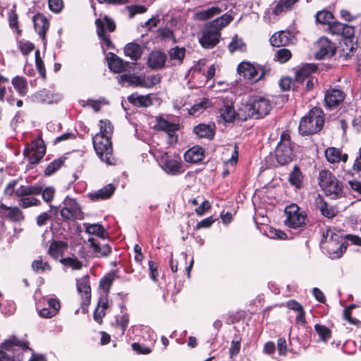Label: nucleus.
I'll return each instance as SVG.
<instances>
[{"label": "nucleus", "instance_id": "f257e3e1", "mask_svg": "<svg viewBox=\"0 0 361 361\" xmlns=\"http://www.w3.org/2000/svg\"><path fill=\"white\" fill-rule=\"evenodd\" d=\"M40 194L44 201L49 203L54 197L55 190L53 187H46L44 189L42 186L37 184L19 186L16 190V197L19 198V206L22 208H28L40 205V200L35 197Z\"/></svg>", "mask_w": 361, "mask_h": 361}, {"label": "nucleus", "instance_id": "f03ea898", "mask_svg": "<svg viewBox=\"0 0 361 361\" xmlns=\"http://www.w3.org/2000/svg\"><path fill=\"white\" fill-rule=\"evenodd\" d=\"M272 109L269 99L261 96H252L239 109L238 116L242 120L260 119L269 114Z\"/></svg>", "mask_w": 361, "mask_h": 361}, {"label": "nucleus", "instance_id": "7ed1b4c3", "mask_svg": "<svg viewBox=\"0 0 361 361\" xmlns=\"http://www.w3.org/2000/svg\"><path fill=\"white\" fill-rule=\"evenodd\" d=\"M232 20L233 17L225 13L207 25L200 39L202 46L207 49H212L215 47L219 42L220 30Z\"/></svg>", "mask_w": 361, "mask_h": 361}, {"label": "nucleus", "instance_id": "20e7f679", "mask_svg": "<svg viewBox=\"0 0 361 361\" xmlns=\"http://www.w3.org/2000/svg\"><path fill=\"white\" fill-rule=\"evenodd\" d=\"M321 245L332 259L340 258L346 251L348 243L344 237L339 233L335 232L331 228H328L322 233Z\"/></svg>", "mask_w": 361, "mask_h": 361}, {"label": "nucleus", "instance_id": "39448f33", "mask_svg": "<svg viewBox=\"0 0 361 361\" xmlns=\"http://www.w3.org/2000/svg\"><path fill=\"white\" fill-rule=\"evenodd\" d=\"M323 111L320 108L312 109L303 116L299 124V133L302 135H312L320 131L324 126Z\"/></svg>", "mask_w": 361, "mask_h": 361}, {"label": "nucleus", "instance_id": "423d86ee", "mask_svg": "<svg viewBox=\"0 0 361 361\" xmlns=\"http://www.w3.org/2000/svg\"><path fill=\"white\" fill-rule=\"evenodd\" d=\"M94 149L99 159L108 165H114L116 159L113 154L112 143L111 139L96 134L92 137Z\"/></svg>", "mask_w": 361, "mask_h": 361}, {"label": "nucleus", "instance_id": "0eeeda50", "mask_svg": "<svg viewBox=\"0 0 361 361\" xmlns=\"http://www.w3.org/2000/svg\"><path fill=\"white\" fill-rule=\"evenodd\" d=\"M319 184L326 195L331 199L336 200L341 197V183L330 171L322 170L319 172Z\"/></svg>", "mask_w": 361, "mask_h": 361}, {"label": "nucleus", "instance_id": "6e6552de", "mask_svg": "<svg viewBox=\"0 0 361 361\" xmlns=\"http://www.w3.org/2000/svg\"><path fill=\"white\" fill-rule=\"evenodd\" d=\"M275 156L277 162L281 166L288 164L293 161L295 155L290 136L288 131L281 133L280 142L275 150Z\"/></svg>", "mask_w": 361, "mask_h": 361}, {"label": "nucleus", "instance_id": "1a4fd4ad", "mask_svg": "<svg viewBox=\"0 0 361 361\" xmlns=\"http://www.w3.org/2000/svg\"><path fill=\"white\" fill-rule=\"evenodd\" d=\"M237 70L240 75L253 82H257L262 80L264 75L270 71L269 68H267L259 64H253L247 61L241 62L238 65Z\"/></svg>", "mask_w": 361, "mask_h": 361}, {"label": "nucleus", "instance_id": "9d476101", "mask_svg": "<svg viewBox=\"0 0 361 361\" xmlns=\"http://www.w3.org/2000/svg\"><path fill=\"white\" fill-rule=\"evenodd\" d=\"M95 25L97 35L102 44H105L106 49H112L114 44L110 39L109 35L106 34L105 32V27L109 32H112L116 30L115 22L109 16H104L102 18L96 19Z\"/></svg>", "mask_w": 361, "mask_h": 361}, {"label": "nucleus", "instance_id": "9b49d317", "mask_svg": "<svg viewBox=\"0 0 361 361\" xmlns=\"http://www.w3.org/2000/svg\"><path fill=\"white\" fill-rule=\"evenodd\" d=\"M286 219L285 224L292 228H298L305 225L307 214L304 211H300L295 204H291L285 208Z\"/></svg>", "mask_w": 361, "mask_h": 361}, {"label": "nucleus", "instance_id": "f8f14e48", "mask_svg": "<svg viewBox=\"0 0 361 361\" xmlns=\"http://www.w3.org/2000/svg\"><path fill=\"white\" fill-rule=\"evenodd\" d=\"M46 147L42 138L34 140L23 152V155L31 165L37 164L44 156Z\"/></svg>", "mask_w": 361, "mask_h": 361}, {"label": "nucleus", "instance_id": "ddd939ff", "mask_svg": "<svg viewBox=\"0 0 361 361\" xmlns=\"http://www.w3.org/2000/svg\"><path fill=\"white\" fill-rule=\"evenodd\" d=\"M63 207L61 208L60 214L66 220L82 219L83 213L80 204L75 199L66 197L63 202Z\"/></svg>", "mask_w": 361, "mask_h": 361}, {"label": "nucleus", "instance_id": "4468645a", "mask_svg": "<svg viewBox=\"0 0 361 361\" xmlns=\"http://www.w3.org/2000/svg\"><path fill=\"white\" fill-rule=\"evenodd\" d=\"M77 291L81 298V308L82 313L87 312V307L91 301V287L90 283V276L88 275L76 280Z\"/></svg>", "mask_w": 361, "mask_h": 361}, {"label": "nucleus", "instance_id": "2eb2a0df", "mask_svg": "<svg viewBox=\"0 0 361 361\" xmlns=\"http://www.w3.org/2000/svg\"><path fill=\"white\" fill-rule=\"evenodd\" d=\"M345 92L336 87H330L324 93V106L326 109L337 108L345 99Z\"/></svg>", "mask_w": 361, "mask_h": 361}, {"label": "nucleus", "instance_id": "dca6fc26", "mask_svg": "<svg viewBox=\"0 0 361 361\" xmlns=\"http://www.w3.org/2000/svg\"><path fill=\"white\" fill-rule=\"evenodd\" d=\"M216 109L219 117L226 123L233 121L235 116L238 115L234 109L233 102L226 98H219L216 101Z\"/></svg>", "mask_w": 361, "mask_h": 361}, {"label": "nucleus", "instance_id": "f3484780", "mask_svg": "<svg viewBox=\"0 0 361 361\" xmlns=\"http://www.w3.org/2000/svg\"><path fill=\"white\" fill-rule=\"evenodd\" d=\"M318 50L315 53L317 59H324L333 56L336 51V47L334 42L326 37H322L317 42Z\"/></svg>", "mask_w": 361, "mask_h": 361}, {"label": "nucleus", "instance_id": "a211bd4d", "mask_svg": "<svg viewBox=\"0 0 361 361\" xmlns=\"http://www.w3.org/2000/svg\"><path fill=\"white\" fill-rule=\"evenodd\" d=\"M328 30L333 35H339L346 39H351L355 35V27L353 26L336 20L329 24Z\"/></svg>", "mask_w": 361, "mask_h": 361}, {"label": "nucleus", "instance_id": "6ab92c4d", "mask_svg": "<svg viewBox=\"0 0 361 361\" xmlns=\"http://www.w3.org/2000/svg\"><path fill=\"white\" fill-rule=\"evenodd\" d=\"M0 216L13 222H20L25 219V216L19 207H7L3 203L0 204Z\"/></svg>", "mask_w": 361, "mask_h": 361}, {"label": "nucleus", "instance_id": "aec40b11", "mask_svg": "<svg viewBox=\"0 0 361 361\" xmlns=\"http://www.w3.org/2000/svg\"><path fill=\"white\" fill-rule=\"evenodd\" d=\"M273 47H281L292 43L291 32L288 30H281L275 32L269 39Z\"/></svg>", "mask_w": 361, "mask_h": 361}, {"label": "nucleus", "instance_id": "412c9836", "mask_svg": "<svg viewBox=\"0 0 361 361\" xmlns=\"http://www.w3.org/2000/svg\"><path fill=\"white\" fill-rule=\"evenodd\" d=\"M215 124L212 122L209 123H200L194 127L193 133L199 138L212 140L215 135Z\"/></svg>", "mask_w": 361, "mask_h": 361}, {"label": "nucleus", "instance_id": "4be33fe9", "mask_svg": "<svg viewBox=\"0 0 361 361\" xmlns=\"http://www.w3.org/2000/svg\"><path fill=\"white\" fill-rule=\"evenodd\" d=\"M166 59L167 56L163 51H152L149 55L147 64L152 69H161L164 66Z\"/></svg>", "mask_w": 361, "mask_h": 361}, {"label": "nucleus", "instance_id": "5701e85b", "mask_svg": "<svg viewBox=\"0 0 361 361\" xmlns=\"http://www.w3.org/2000/svg\"><path fill=\"white\" fill-rule=\"evenodd\" d=\"M34 27L42 40L45 39L46 32L49 29V20L42 15H37L33 18Z\"/></svg>", "mask_w": 361, "mask_h": 361}, {"label": "nucleus", "instance_id": "b1692460", "mask_svg": "<svg viewBox=\"0 0 361 361\" xmlns=\"http://www.w3.org/2000/svg\"><path fill=\"white\" fill-rule=\"evenodd\" d=\"M298 0H276L272 4V13L275 16L281 15L290 11Z\"/></svg>", "mask_w": 361, "mask_h": 361}, {"label": "nucleus", "instance_id": "393cba45", "mask_svg": "<svg viewBox=\"0 0 361 361\" xmlns=\"http://www.w3.org/2000/svg\"><path fill=\"white\" fill-rule=\"evenodd\" d=\"M157 126L160 130L168 133L169 137L172 140L171 142H176L177 137L175 136V133L179 130V124L169 122L161 118L158 120Z\"/></svg>", "mask_w": 361, "mask_h": 361}, {"label": "nucleus", "instance_id": "a878e982", "mask_svg": "<svg viewBox=\"0 0 361 361\" xmlns=\"http://www.w3.org/2000/svg\"><path fill=\"white\" fill-rule=\"evenodd\" d=\"M161 168L169 174L176 175L180 171L181 164L176 159H170L168 157H162Z\"/></svg>", "mask_w": 361, "mask_h": 361}, {"label": "nucleus", "instance_id": "bb28decb", "mask_svg": "<svg viewBox=\"0 0 361 361\" xmlns=\"http://www.w3.org/2000/svg\"><path fill=\"white\" fill-rule=\"evenodd\" d=\"M204 151L202 147L195 146L188 149L184 154L185 160L189 163H198L203 160Z\"/></svg>", "mask_w": 361, "mask_h": 361}, {"label": "nucleus", "instance_id": "cd10ccee", "mask_svg": "<svg viewBox=\"0 0 361 361\" xmlns=\"http://www.w3.org/2000/svg\"><path fill=\"white\" fill-rule=\"evenodd\" d=\"M115 187L112 184H107L102 188L89 195L90 199L94 201L106 200L109 198L115 191Z\"/></svg>", "mask_w": 361, "mask_h": 361}, {"label": "nucleus", "instance_id": "c85d7f7f", "mask_svg": "<svg viewBox=\"0 0 361 361\" xmlns=\"http://www.w3.org/2000/svg\"><path fill=\"white\" fill-rule=\"evenodd\" d=\"M67 248L68 245L63 241H54L49 247L48 253L52 258L57 259L63 255Z\"/></svg>", "mask_w": 361, "mask_h": 361}, {"label": "nucleus", "instance_id": "c756f323", "mask_svg": "<svg viewBox=\"0 0 361 361\" xmlns=\"http://www.w3.org/2000/svg\"><path fill=\"white\" fill-rule=\"evenodd\" d=\"M108 64L110 70L117 73H120L124 71L126 66H128L127 62H124L123 59H121L114 54H111V56L109 59Z\"/></svg>", "mask_w": 361, "mask_h": 361}, {"label": "nucleus", "instance_id": "7c9ffc66", "mask_svg": "<svg viewBox=\"0 0 361 361\" xmlns=\"http://www.w3.org/2000/svg\"><path fill=\"white\" fill-rule=\"evenodd\" d=\"M317 70V66L316 64H305L296 71L295 80L298 82H302L305 79L310 78V75L315 73Z\"/></svg>", "mask_w": 361, "mask_h": 361}, {"label": "nucleus", "instance_id": "2f4dec72", "mask_svg": "<svg viewBox=\"0 0 361 361\" xmlns=\"http://www.w3.org/2000/svg\"><path fill=\"white\" fill-rule=\"evenodd\" d=\"M142 53V47L134 42L128 43L124 47V54L132 60L137 61L141 57Z\"/></svg>", "mask_w": 361, "mask_h": 361}, {"label": "nucleus", "instance_id": "473e14b6", "mask_svg": "<svg viewBox=\"0 0 361 361\" xmlns=\"http://www.w3.org/2000/svg\"><path fill=\"white\" fill-rule=\"evenodd\" d=\"M119 81L123 85L126 84L143 87V75H135L132 74H123L119 76Z\"/></svg>", "mask_w": 361, "mask_h": 361}, {"label": "nucleus", "instance_id": "72a5a7b5", "mask_svg": "<svg viewBox=\"0 0 361 361\" xmlns=\"http://www.w3.org/2000/svg\"><path fill=\"white\" fill-rule=\"evenodd\" d=\"M317 204L322 214L328 219L334 218L338 212L336 207L329 205L322 198H319V202H317Z\"/></svg>", "mask_w": 361, "mask_h": 361}, {"label": "nucleus", "instance_id": "f704fd0d", "mask_svg": "<svg viewBox=\"0 0 361 361\" xmlns=\"http://www.w3.org/2000/svg\"><path fill=\"white\" fill-rule=\"evenodd\" d=\"M11 83L14 89L20 96L23 97L26 95L28 87L27 79L25 78L17 75L12 79Z\"/></svg>", "mask_w": 361, "mask_h": 361}, {"label": "nucleus", "instance_id": "c9c22d12", "mask_svg": "<svg viewBox=\"0 0 361 361\" xmlns=\"http://www.w3.org/2000/svg\"><path fill=\"white\" fill-rule=\"evenodd\" d=\"M185 54V49L184 47H175L171 48L169 51L170 61L173 65L180 64Z\"/></svg>", "mask_w": 361, "mask_h": 361}, {"label": "nucleus", "instance_id": "e433bc0d", "mask_svg": "<svg viewBox=\"0 0 361 361\" xmlns=\"http://www.w3.org/2000/svg\"><path fill=\"white\" fill-rule=\"evenodd\" d=\"M211 106V101L209 99L204 98L191 106L189 109V114L194 116H197Z\"/></svg>", "mask_w": 361, "mask_h": 361}, {"label": "nucleus", "instance_id": "4c0bfd02", "mask_svg": "<svg viewBox=\"0 0 361 361\" xmlns=\"http://www.w3.org/2000/svg\"><path fill=\"white\" fill-rule=\"evenodd\" d=\"M130 103L137 106H149L152 104V100L149 95H138L137 94H132L128 97Z\"/></svg>", "mask_w": 361, "mask_h": 361}, {"label": "nucleus", "instance_id": "58836bf2", "mask_svg": "<svg viewBox=\"0 0 361 361\" xmlns=\"http://www.w3.org/2000/svg\"><path fill=\"white\" fill-rule=\"evenodd\" d=\"M83 226L85 228L86 233L95 235L99 238H104L106 233V229L103 226L99 224H88L84 223Z\"/></svg>", "mask_w": 361, "mask_h": 361}, {"label": "nucleus", "instance_id": "ea45409f", "mask_svg": "<svg viewBox=\"0 0 361 361\" xmlns=\"http://www.w3.org/2000/svg\"><path fill=\"white\" fill-rule=\"evenodd\" d=\"M221 9L218 6H212L206 10H202L195 13V18L199 20H206L220 14Z\"/></svg>", "mask_w": 361, "mask_h": 361}, {"label": "nucleus", "instance_id": "a19ab883", "mask_svg": "<svg viewBox=\"0 0 361 361\" xmlns=\"http://www.w3.org/2000/svg\"><path fill=\"white\" fill-rule=\"evenodd\" d=\"M16 347H20L23 350L28 348L25 343L18 341L16 336L11 337L1 344V348L6 350H14Z\"/></svg>", "mask_w": 361, "mask_h": 361}, {"label": "nucleus", "instance_id": "79ce46f5", "mask_svg": "<svg viewBox=\"0 0 361 361\" xmlns=\"http://www.w3.org/2000/svg\"><path fill=\"white\" fill-rule=\"evenodd\" d=\"M88 241L90 243V245L92 247L94 252L99 257H106L111 252V247L107 244L99 246L94 242V238H89Z\"/></svg>", "mask_w": 361, "mask_h": 361}, {"label": "nucleus", "instance_id": "37998d69", "mask_svg": "<svg viewBox=\"0 0 361 361\" xmlns=\"http://www.w3.org/2000/svg\"><path fill=\"white\" fill-rule=\"evenodd\" d=\"M116 274L110 272L105 275L99 281V286L106 294H109L111 287L116 279Z\"/></svg>", "mask_w": 361, "mask_h": 361}, {"label": "nucleus", "instance_id": "c03bdc74", "mask_svg": "<svg viewBox=\"0 0 361 361\" xmlns=\"http://www.w3.org/2000/svg\"><path fill=\"white\" fill-rule=\"evenodd\" d=\"M302 180V174L298 166L293 167V170L289 174L288 181L290 185H294L296 188L301 187Z\"/></svg>", "mask_w": 361, "mask_h": 361}, {"label": "nucleus", "instance_id": "a18cd8bd", "mask_svg": "<svg viewBox=\"0 0 361 361\" xmlns=\"http://www.w3.org/2000/svg\"><path fill=\"white\" fill-rule=\"evenodd\" d=\"M32 270L37 273H43L45 271H50L51 267L47 262L43 260L42 257H39L35 259L32 263Z\"/></svg>", "mask_w": 361, "mask_h": 361}, {"label": "nucleus", "instance_id": "49530a36", "mask_svg": "<svg viewBox=\"0 0 361 361\" xmlns=\"http://www.w3.org/2000/svg\"><path fill=\"white\" fill-rule=\"evenodd\" d=\"M65 160V157H60L49 163L44 170V175L49 176L56 173L64 164Z\"/></svg>", "mask_w": 361, "mask_h": 361}, {"label": "nucleus", "instance_id": "de8ad7c7", "mask_svg": "<svg viewBox=\"0 0 361 361\" xmlns=\"http://www.w3.org/2000/svg\"><path fill=\"white\" fill-rule=\"evenodd\" d=\"M60 262L66 267L73 270H80L82 267V262L75 257H68L60 259Z\"/></svg>", "mask_w": 361, "mask_h": 361}, {"label": "nucleus", "instance_id": "09e8293b", "mask_svg": "<svg viewBox=\"0 0 361 361\" xmlns=\"http://www.w3.org/2000/svg\"><path fill=\"white\" fill-rule=\"evenodd\" d=\"M99 129V133H98L97 134H101V135L105 136V137H108L109 139L111 138V135L114 131V126L110 121L101 120Z\"/></svg>", "mask_w": 361, "mask_h": 361}, {"label": "nucleus", "instance_id": "8fccbe9b", "mask_svg": "<svg viewBox=\"0 0 361 361\" xmlns=\"http://www.w3.org/2000/svg\"><path fill=\"white\" fill-rule=\"evenodd\" d=\"M334 18L333 14L325 10L319 11L316 14L317 22L323 25H328V27L334 21Z\"/></svg>", "mask_w": 361, "mask_h": 361}, {"label": "nucleus", "instance_id": "3c124183", "mask_svg": "<svg viewBox=\"0 0 361 361\" xmlns=\"http://www.w3.org/2000/svg\"><path fill=\"white\" fill-rule=\"evenodd\" d=\"M292 56L291 51L286 48L278 49L274 54V60L280 63H284L289 61Z\"/></svg>", "mask_w": 361, "mask_h": 361}, {"label": "nucleus", "instance_id": "603ef678", "mask_svg": "<svg viewBox=\"0 0 361 361\" xmlns=\"http://www.w3.org/2000/svg\"><path fill=\"white\" fill-rule=\"evenodd\" d=\"M314 330L319 335L322 341L326 342L331 336V330L324 325L315 324Z\"/></svg>", "mask_w": 361, "mask_h": 361}, {"label": "nucleus", "instance_id": "864d4df0", "mask_svg": "<svg viewBox=\"0 0 361 361\" xmlns=\"http://www.w3.org/2000/svg\"><path fill=\"white\" fill-rule=\"evenodd\" d=\"M325 155L331 163L339 162L341 160V152L335 147H329L325 152Z\"/></svg>", "mask_w": 361, "mask_h": 361}, {"label": "nucleus", "instance_id": "5fc2aeb1", "mask_svg": "<svg viewBox=\"0 0 361 361\" xmlns=\"http://www.w3.org/2000/svg\"><path fill=\"white\" fill-rule=\"evenodd\" d=\"M161 80L159 75H143V87L150 88L158 84Z\"/></svg>", "mask_w": 361, "mask_h": 361}, {"label": "nucleus", "instance_id": "6e6d98bb", "mask_svg": "<svg viewBox=\"0 0 361 361\" xmlns=\"http://www.w3.org/2000/svg\"><path fill=\"white\" fill-rule=\"evenodd\" d=\"M8 23L12 29H15L18 35H21L22 30L18 27V15L14 9H12L8 14Z\"/></svg>", "mask_w": 361, "mask_h": 361}, {"label": "nucleus", "instance_id": "4d7b16f0", "mask_svg": "<svg viewBox=\"0 0 361 361\" xmlns=\"http://www.w3.org/2000/svg\"><path fill=\"white\" fill-rule=\"evenodd\" d=\"M18 44V49L23 55H27L35 49V45L29 41L20 40Z\"/></svg>", "mask_w": 361, "mask_h": 361}, {"label": "nucleus", "instance_id": "13d9d810", "mask_svg": "<svg viewBox=\"0 0 361 361\" xmlns=\"http://www.w3.org/2000/svg\"><path fill=\"white\" fill-rule=\"evenodd\" d=\"M228 49L231 53L235 51H243L245 49V44L242 39H238L237 36L233 38L232 41L228 45Z\"/></svg>", "mask_w": 361, "mask_h": 361}, {"label": "nucleus", "instance_id": "bf43d9fd", "mask_svg": "<svg viewBox=\"0 0 361 361\" xmlns=\"http://www.w3.org/2000/svg\"><path fill=\"white\" fill-rule=\"evenodd\" d=\"M35 63L38 72L43 80L46 79V69L44 65V62L39 56V51H35Z\"/></svg>", "mask_w": 361, "mask_h": 361}, {"label": "nucleus", "instance_id": "052dcab7", "mask_svg": "<svg viewBox=\"0 0 361 361\" xmlns=\"http://www.w3.org/2000/svg\"><path fill=\"white\" fill-rule=\"evenodd\" d=\"M128 10L129 11L130 18H133L136 14L145 13L147 11V8L145 6L133 5L128 6Z\"/></svg>", "mask_w": 361, "mask_h": 361}, {"label": "nucleus", "instance_id": "680f3d73", "mask_svg": "<svg viewBox=\"0 0 361 361\" xmlns=\"http://www.w3.org/2000/svg\"><path fill=\"white\" fill-rule=\"evenodd\" d=\"M117 325L120 327L121 334H123L129 322V316L127 314L122 315L120 319H116Z\"/></svg>", "mask_w": 361, "mask_h": 361}, {"label": "nucleus", "instance_id": "e2e57ef3", "mask_svg": "<svg viewBox=\"0 0 361 361\" xmlns=\"http://www.w3.org/2000/svg\"><path fill=\"white\" fill-rule=\"evenodd\" d=\"M18 183V180H11L4 189V194L7 196H13L14 194L16 195V190L15 188Z\"/></svg>", "mask_w": 361, "mask_h": 361}, {"label": "nucleus", "instance_id": "0e129e2a", "mask_svg": "<svg viewBox=\"0 0 361 361\" xmlns=\"http://www.w3.org/2000/svg\"><path fill=\"white\" fill-rule=\"evenodd\" d=\"M48 4L49 9L54 13L60 12L63 8L62 0H48Z\"/></svg>", "mask_w": 361, "mask_h": 361}, {"label": "nucleus", "instance_id": "69168bd1", "mask_svg": "<svg viewBox=\"0 0 361 361\" xmlns=\"http://www.w3.org/2000/svg\"><path fill=\"white\" fill-rule=\"evenodd\" d=\"M267 235L274 239H286L287 238V235L284 232L272 228H269Z\"/></svg>", "mask_w": 361, "mask_h": 361}, {"label": "nucleus", "instance_id": "338daca9", "mask_svg": "<svg viewBox=\"0 0 361 361\" xmlns=\"http://www.w3.org/2000/svg\"><path fill=\"white\" fill-rule=\"evenodd\" d=\"M39 314L41 317L44 318H51L55 316L56 314L55 313L54 310H51V308L44 307L39 310Z\"/></svg>", "mask_w": 361, "mask_h": 361}, {"label": "nucleus", "instance_id": "774afa93", "mask_svg": "<svg viewBox=\"0 0 361 361\" xmlns=\"http://www.w3.org/2000/svg\"><path fill=\"white\" fill-rule=\"evenodd\" d=\"M133 350L141 354H148L150 353V349L145 345H142L138 343H133L132 344Z\"/></svg>", "mask_w": 361, "mask_h": 361}]
</instances>
